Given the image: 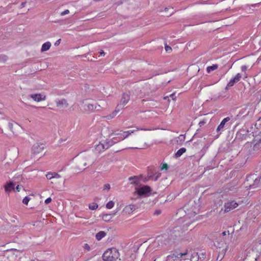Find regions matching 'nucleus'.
<instances>
[{
  "instance_id": "obj_1",
  "label": "nucleus",
  "mask_w": 261,
  "mask_h": 261,
  "mask_svg": "<svg viewBox=\"0 0 261 261\" xmlns=\"http://www.w3.org/2000/svg\"><path fill=\"white\" fill-rule=\"evenodd\" d=\"M95 161V158L93 152H83L77 156L75 168L77 170H84V167L91 165Z\"/></svg>"
},
{
  "instance_id": "obj_2",
  "label": "nucleus",
  "mask_w": 261,
  "mask_h": 261,
  "mask_svg": "<svg viewBox=\"0 0 261 261\" xmlns=\"http://www.w3.org/2000/svg\"><path fill=\"white\" fill-rule=\"evenodd\" d=\"M120 253L116 248L112 247L106 250L102 256L104 261H116L117 259L120 260Z\"/></svg>"
},
{
  "instance_id": "obj_3",
  "label": "nucleus",
  "mask_w": 261,
  "mask_h": 261,
  "mask_svg": "<svg viewBox=\"0 0 261 261\" xmlns=\"http://www.w3.org/2000/svg\"><path fill=\"white\" fill-rule=\"evenodd\" d=\"M254 110L255 109L252 105L248 104L240 110L237 117L243 118H251L254 114Z\"/></svg>"
},
{
  "instance_id": "obj_4",
  "label": "nucleus",
  "mask_w": 261,
  "mask_h": 261,
  "mask_svg": "<svg viewBox=\"0 0 261 261\" xmlns=\"http://www.w3.org/2000/svg\"><path fill=\"white\" fill-rule=\"evenodd\" d=\"M184 211L188 215H192L197 214L199 211V205L196 203L195 201L190 200L184 206Z\"/></svg>"
},
{
  "instance_id": "obj_5",
  "label": "nucleus",
  "mask_w": 261,
  "mask_h": 261,
  "mask_svg": "<svg viewBox=\"0 0 261 261\" xmlns=\"http://www.w3.org/2000/svg\"><path fill=\"white\" fill-rule=\"evenodd\" d=\"M187 255V253H172L167 256V261H189L188 258L185 257Z\"/></svg>"
},
{
  "instance_id": "obj_6",
  "label": "nucleus",
  "mask_w": 261,
  "mask_h": 261,
  "mask_svg": "<svg viewBox=\"0 0 261 261\" xmlns=\"http://www.w3.org/2000/svg\"><path fill=\"white\" fill-rule=\"evenodd\" d=\"M248 181L253 180L252 184H250L249 187L250 188H255L261 186V175L258 177H255L254 174L250 175L247 177Z\"/></svg>"
},
{
  "instance_id": "obj_7",
  "label": "nucleus",
  "mask_w": 261,
  "mask_h": 261,
  "mask_svg": "<svg viewBox=\"0 0 261 261\" xmlns=\"http://www.w3.org/2000/svg\"><path fill=\"white\" fill-rule=\"evenodd\" d=\"M44 149V144L43 143H35L32 147L33 155L42 154Z\"/></svg>"
},
{
  "instance_id": "obj_8",
  "label": "nucleus",
  "mask_w": 261,
  "mask_h": 261,
  "mask_svg": "<svg viewBox=\"0 0 261 261\" xmlns=\"http://www.w3.org/2000/svg\"><path fill=\"white\" fill-rule=\"evenodd\" d=\"M22 178L21 176H18L17 177H13L12 180L5 186V190L6 192H10L14 190V187L17 183Z\"/></svg>"
},
{
  "instance_id": "obj_9",
  "label": "nucleus",
  "mask_w": 261,
  "mask_h": 261,
  "mask_svg": "<svg viewBox=\"0 0 261 261\" xmlns=\"http://www.w3.org/2000/svg\"><path fill=\"white\" fill-rule=\"evenodd\" d=\"M252 144H253V151H257L261 148V132L255 136Z\"/></svg>"
},
{
  "instance_id": "obj_10",
  "label": "nucleus",
  "mask_w": 261,
  "mask_h": 261,
  "mask_svg": "<svg viewBox=\"0 0 261 261\" xmlns=\"http://www.w3.org/2000/svg\"><path fill=\"white\" fill-rule=\"evenodd\" d=\"M248 130L242 128L237 132L236 139L241 141L246 140L247 138L248 137Z\"/></svg>"
},
{
  "instance_id": "obj_11",
  "label": "nucleus",
  "mask_w": 261,
  "mask_h": 261,
  "mask_svg": "<svg viewBox=\"0 0 261 261\" xmlns=\"http://www.w3.org/2000/svg\"><path fill=\"white\" fill-rule=\"evenodd\" d=\"M217 239V240L215 243V246L217 248H223L224 251H226L228 246L225 243L224 239L222 238L221 236H219Z\"/></svg>"
},
{
  "instance_id": "obj_12",
  "label": "nucleus",
  "mask_w": 261,
  "mask_h": 261,
  "mask_svg": "<svg viewBox=\"0 0 261 261\" xmlns=\"http://www.w3.org/2000/svg\"><path fill=\"white\" fill-rule=\"evenodd\" d=\"M110 141L109 142H105L104 143L100 142L95 146V149L98 152H103L112 145V143L110 144Z\"/></svg>"
},
{
  "instance_id": "obj_13",
  "label": "nucleus",
  "mask_w": 261,
  "mask_h": 261,
  "mask_svg": "<svg viewBox=\"0 0 261 261\" xmlns=\"http://www.w3.org/2000/svg\"><path fill=\"white\" fill-rule=\"evenodd\" d=\"M238 205V204L234 201H231L226 202L224 204V212L225 213L228 212L236 208Z\"/></svg>"
},
{
  "instance_id": "obj_14",
  "label": "nucleus",
  "mask_w": 261,
  "mask_h": 261,
  "mask_svg": "<svg viewBox=\"0 0 261 261\" xmlns=\"http://www.w3.org/2000/svg\"><path fill=\"white\" fill-rule=\"evenodd\" d=\"M82 107L85 111L92 112L94 110V105L91 103L88 100H83Z\"/></svg>"
},
{
  "instance_id": "obj_15",
  "label": "nucleus",
  "mask_w": 261,
  "mask_h": 261,
  "mask_svg": "<svg viewBox=\"0 0 261 261\" xmlns=\"http://www.w3.org/2000/svg\"><path fill=\"white\" fill-rule=\"evenodd\" d=\"M8 127L13 134L17 133L21 128L20 126L16 122L13 121L8 123Z\"/></svg>"
},
{
  "instance_id": "obj_16",
  "label": "nucleus",
  "mask_w": 261,
  "mask_h": 261,
  "mask_svg": "<svg viewBox=\"0 0 261 261\" xmlns=\"http://www.w3.org/2000/svg\"><path fill=\"white\" fill-rule=\"evenodd\" d=\"M151 191V188L148 186H144L143 187L138 189L137 192L140 196L146 195Z\"/></svg>"
},
{
  "instance_id": "obj_17",
  "label": "nucleus",
  "mask_w": 261,
  "mask_h": 261,
  "mask_svg": "<svg viewBox=\"0 0 261 261\" xmlns=\"http://www.w3.org/2000/svg\"><path fill=\"white\" fill-rule=\"evenodd\" d=\"M29 96L32 98L34 100L39 102L42 100H44L46 99V96L44 95H42L40 93L38 94H32L29 95Z\"/></svg>"
},
{
  "instance_id": "obj_18",
  "label": "nucleus",
  "mask_w": 261,
  "mask_h": 261,
  "mask_svg": "<svg viewBox=\"0 0 261 261\" xmlns=\"http://www.w3.org/2000/svg\"><path fill=\"white\" fill-rule=\"evenodd\" d=\"M242 75L240 73H238L234 77L230 80L229 83L227 84L226 89H227L228 87H232L236 83L238 82L241 79Z\"/></svg>"
},
{
  "instance_id": "obj_19",
  "label": "nucleus",
  "mask_w": 261,
  "mask_h": 261,
  "mask_svg": "<svg viewBox=\"0 0 261 261\" xmlns=\"http://www.w3.org/2000/svg\"><path fill=\"white\" fill-rule=\"evenodd\" d=\"M56 104L57 107L60 109H65L68 106L67 101L64 98L57 100Z\"/></svg>"
},
{
  "instance_id": "obj_20",
  "label": "nucleus",
  "mask_w": 261,
  "mask_h": 261,
  "mask_svg": "<svg viewBox=\"0 0 261 261\" xmlns=\"http://www.w3.org/2000/svg\"><path fill=\"white\" fill-rule=\"evenodd\" d=\"M124 107V106L123 105H122V104L119 103L117 106L115 110L114 111H113V113L107 116V117L108 118H113L114 117H115L118 114V113H119V112H120V111L121 110H122V109Z\"/></svg>"
},
{
  "instance_id": "obj_21",
  "label": "nucleus",
  "mask_w": 261,
  "mask_h": 261,
  "mask_svg": "<svg viewBox=\"0 0 261 261\" xmlns=\"http://www.w3.org/2000/svg\"><path fill=\"white\" fill-rule=\"evenodd\" d=\"M130 99L129 95L127 93H123L122 94L120 103L122 104L124 106H125Z\"/></svg>"
},
{
  "instance_id": "obj_22",
  "label": "nucleus",
  "mask_w": 261,
  "mask_h": 261,
  "mask_svg": "<svg viewBox=\"0 0 261 261\" xmlns=\"http://www.w3.org/2000/svg\"><path fill=\"white\" fill-rule=\"evenodd\" d=\"M230 118L229 117H227L224 118L222 121L221 122L220 124L218 125L217 128V131L219 132L224 127V125L227 122L230 120Z\"/></svg>"
},
{
  "instance_id": "obj_23",
  "label": "nucleus",
  "mask_w": 261,
  "mask_h": 261,
  "mask_svg": "<svg viewBox=\"0 0 261 261\" xmlns=\"http://www.w3.org/2000/svg\"><path fill=\"white\" fill-rule=\"evenodd\" d=\"M137 208V206L134 204H129L126 206L124 208V211H125L126 213L130 214L133 213L136 209Z\"/></svg>"
},
{
  "instance_id": "obj_24",
  "label": "nucleus",
  "mask_w": 261,
  "mask_h": 261,
  "mask_svg": "<svg viewBox=\"0 0 261 261\" xmlns=\"http://www.w3.org/2000/svg\"><path fill=\"white\" fill-rule=\"evenodd\" d=\"M135 130H130V131L124 132L122 134H118H118H116V135H120L122 136L123 137H122V138L120 139L119 140H116V141H114V143L116 142L117 141H119L120 140H123L125 138H127L131 134L134 133L135 132Z\"/></svg>"
},
{
  "instance_id": "obj_25",
  "label": "nucleus",
  "mask_w": 261,
  "mask_h": 261,
  "mask_svg": "<svg viewBox=\"0 0 261 261\" xmlns=\"http://www.w3.org/2000/svg\"><path fill=\"white\" fill-rule=\"evenodd\" d=\"M51 46V43L50 42H46L43 44L41 49V52H44L49 50Z\"/></svg>"
},
{
  "instance_id": "obj_26",
  "label": "nucleus",
  "mask_w": 261,
  "mask_h": 261,
  "mask_svg": "<svg viewBox=\"0 0 261 261\" xmlns=\"http://www.w3.org/2000/svg\"><path fill=\"white\" fill-rule=\"evenodd\" d=\"M106 236V232L103 231H100L96 233L95 238L98 241L100 240Z\"/></svg>"
},
{
  "instance_id": "obj_27",
  "label": "nucleus",
  "mask_w": 261,
  "mask_h": 261,
  "mask_svg": "<svg viewBox=\"0 0 261 261\" xmlns=\"http://www.w3.org/2000/svg\"><path fill=\"white\" fill-rule=\"evenodd\" d=\"M185 136L184 135H180L177 138L176 140V142L177 144L181 145L185 140Z\"/></svg>"
},
{
  "instance_id": "obj_28",
  "label": "nucleus",
  "mask_w": 261,
  "mask_h": 261,
  "mask_svg": "<svg viewBox=\"0 0 261 261\" xmlns=\"http://www.w3.org/2000/svg\"><path fill=\"white\" fill-rule=\"evenodd\" d=\"M186 151V149L185 148H184V147L181 148L175 154V158H178L180 157Z\"/></svg>"
},
{
  "instance_id": "obj_29",
  "label": "nucleus",
  "mask_w": 261,
  "mask_h": 261,
  "mask_svg": "<svg viewBox=\"0 0 261 261\" xmlns=\"http://www.w3.org/2000/svg\"><path fill=\"white\" fill-rule=\"evenodd\" d=\"M155 173H156L155 170L153 168L150 167L148 169V178H152Z\"/></svg>"
},
{
  "instance_id": "obj_30",
  "label": "nucleus",
  "mask_w": 261,
  "mask_h": 261,
  "mask_svg": "<svg viewBox=\"0 0 261 261\" xmlns=\"http://www.w3.org/2000/svg\"><path fill=\"white\" fill-rule=\"evenodd\" d=\"M128 180L131 181L132 184H138L139 182L138 177L136 176L130 177Z\"/></svg>"
},
{
  "instance_id": "obj_31",
  "label": "nucleus",
  "mask_w": 261,
  "mask_h": 261,
  "mask_svg": "<svg viewBox=\"0 0 261 261\" xmlns=\"http://www.w3.org/2000/svg\"><path fill=\"white\" fill-rule=\"evenodd\" d=\"M150 89V85L146 84L144 87L143 88V91L142 92L144 93L145 94L149 95L150 93V91H149V89Z\"/></svg>"
},
{
  "instance_id": "obj_32",
  "label": "nucleus",
  "mask_w": 261,
  "mask_h": 261,
  "mask_svg": "<svg viewBox=\"0 0 261 261\" xmlns=\"http://www.w3.org/2000/svg\"><path fill=\"white\" fill-rule=\"evenodd\" d=\"M218 67V65L214 64L212 66H208L206 68V71L208 73H210L211 71L217 69Z\"/></svg>"
},
{
  "instance_id": "obj_33",
  "label": "nucleus",
  "mask_w": 261,
  "mask_h": 261,
  "mask_svg": "<svg viewBox=\"0 0 261 261\" xmlns=\"http://www.w3.org/2000/svg\"><path fill=\"white\" fill-rule=\"evenodd\" d=\"M113 216L112 214H105L102 216V219L105 221H109Z\"/></svg>"
},
{
  "instance_id": "obj_34",
  "label": "nucleus",
  "mask_w": 261,
  "mask_h": 261,
  "mask_svg": "<svg viewBox=\"0 0 261 261\" xmlns=\"http://www.w3.org/2000/svg\"><path fill=\"white\" fill-rule=\"evenodd\" d=\"M98 204L96 203H92L89 204V208L91 210H95L98 208Z\"/></svg>"
},
{
  "instance_id": "obj_35",
  "label": "nucleus",
  "mask_w": 261,
  "mask_h": 261,
  "mask_svg": "<svg viewBox=\"0 0 261 261\" xmlns=\"http://www.w3.org/2000/svg\"><path fill=\"white\" fill-rule=\"evenodd\" d=\"M225 253V251H224V249H222V252L219 253V254H218L217 258V260L221 261L222 260V259L223 258Z\"/></svg>"
},
{
  "instance_id": "obj_36",
  "label": "nucleus",
  "mask_w": 261,
  "mask_h": 261,
  "mask_svg": "<svg viewBox=\"0 0 261 261\" xmlns=\"http://www.w3.org/2000/svg\"><path fill=\"white\" fill-rule=\"evenodd\" d=\"M8 59V57L5 55H0V62L5 63Z\"/></svg>"
},
{
  "instance_id": "obj_37",
  "label": "nucleus",
  "mask_w": 261,
  "mask_h": 261,
  "mask_svg": "<svg viewBox=\"0 0 261 261\" xmlns=\"http://www.w3.org/2000/svg\"><path fill=\"white\" fill-rule=\"evenodd\" d=\"M114 205V202L113 201H110L106 204V207L108 209H111L113 207Z\"/></svg>"
},
{
  "instance_id": "obj_38",
  "label": "nucleus",
  "mask_w": 261,
  "mask_h": 261,
  "mask_svg": "<svg viewBox=\"0 0 261 261\" xmlns=\"http://www.w3.org/2000/svg\"><path fill=\"white\" fill-rule=\"evenodd\" d=\"M30 200V198L28 196H25L22 200V203L25 205H27Z\"/></svg>"
},
{
  "instance_id": "obj_39",
  "label": "nucleus",
  "mask_w": 261,
  "mask_h": 261,
  "mask_svg": "<svg viewBox=\"0 0 261 261\" xmlns=\"http://www.w3.org/2000/svg\"><path fill=\"white\" fill-rule=\"evenodd\" d=\"M46 177L47 179H49V180L53 179V172H48L46 175Z\"/></svg>"
},
{
  "instance_id": "obj_40",
  "label": "nucleus",
  "mask_w": 261,
  "mask_h": 261,
  "mask_svg": "<svg viewBox=\"0 0 261 261\" xmlns=\"http://www.w3.org/2000/svg\"><path fill=\"white\" fill-rule=\"evenodd\" d=\"M103 107L100 106V105H94V110L95 109L97 111H100L101 108H102Z\"/></svg>"
},
{
  "instance_id": "obj_41",
  "label": "nucleus",
  "mask_w": 261,
  "mask_h": 261,
  "mask_svg": "<svg viewBox=\"0 0 261 261\" xmlns=\"http://www.w3.org/2000/svg\"><path fill=\"white\" fill-rule=\"evenodd\" d=\"M61 177V176L56 172H53V179L55 178H59Z\"/></svg>"
},
{
  "instance_id": "obj_42",
  "label": "nucleus",
  "mask_w": 261,
  "mask_h": 261,
  "mask_svg": "<svg viewBox=\"0 0 261 261\" xmlns=\"http://www.w3.org/2000/svg\"><path fill=\"white\" fill-rule=\"evenodd\" d=\"M110 188H111L110 185L109 184H107L104 185L103 190H109L110 189Z\"/></svg>"
},
{
  "instance_id": "obj_43",
  "label": "nucleus",
  "mask_w": 261,
  "mask_h": 261,
  "mask_svg": "<svg viewBox=\"0 0 261 261\" xmlns=\"http://www.w3.org/2000/svg\"><path fill=\"white\" fill-rule=\"evenodd\" d=\"M165 50L167 52H169L172 50L171 47L167 45H166L165 46Z\"/></svg>"
},
{
  "instance_id": "obj_44",
  "label": "nucleus",
  "mask_w": 261,
  "mask_h": 261,
  "mask_svg": "<svg viewBox=\"0 0 261 261\" xmlns=\"http://www.w3.org/2000/svg\"><path fill=\"white\" fill-rule=\"evenodd\" d=\"M226 234L227 235H229V231H225L224 232H223L220 235V236H221L222 237V238H224V236H226Z\"/></svg>"
},
{
  "instance_id": "obj_45",
  "label": "nucleus",
  "mask_w": 261,
  "mask_h": 261,
  "mask_svg": "<svg viewBox=\"0 0 261 261\" xmlns=\"http://www.w3.org/2000/svg\"><path fill=\"white\" fill-rule=\"evenodd\" d=\"M84 248L85 249H86V250H88V251H89L90 250V246L88 244H84Z\"/></svg>"
},
{
  "instance_id": "obj_46",
  "label": "nucleus",
  "mask_w": 261,
  "mask_h": 261,
  "mask_svg": "<svg viewBox=\"0 0 261 261\" xmlns=\"http://www.w3.org/2000/svg\"><path fill=\"white\" fill-rule=\"evenodd\" d=\"M168 168V165L167 164H164L163 165H162V168L161 169L162 170H167Z\"/></svg>"
},
{
  "instance_id": "obj_47",
  "label": "nucleus",
  "mask_w": 261,
  "mask_h": 261,
  "mask_svg": "<svg viewBox=\"0 0 261 261\" xmlns=\"http://www.w3.org/2000/svg\"><path fill=\"white\" fill-rule=\"evenodd\" d=\"M247 67L246 65L242 66V67H241V70L243 72H245L247 70Z\"/></svg>"
},
{
  "instance_id": "obj_48",
  "label": "nucleus",
  "mask_w": 261,
  "mask_h": 261,
  "mask_svg": "<svg viewBox=\"0 0 261 261\" xmlns=\"http://www.w3.org/2000/svg\"><path fill=\"white\" fill-rule=\"evenodd\" d=\"M170 97H171L173 100H175L176 99V96L175 93H173L170 95Z\"/></svg>"
},
{
  "instance_id": "obj_49",
  "label": "nucleus",
  "mask_w": 261,
  "mask_h": 261,
  "mask_svg": "<svg viewBox=\"0 0 261 261\" xmlns=\"http://www.w3.org/2000/svg\"><path fill=\"white\" fill-rule=\"evenodd\" d=\"M69 13V11L68 10H65L64 11L62 12L61 13V15L62 16H63V15H65L66 14H67Z\"/></svg>"
},
{
  "instance_id": "obj_50",
  "label": "nucleus",
  "mask_w": 261,
  "mask_h": 261,
  "mask_svg": "<svg viewBox=\"0 0 261 261\" xmlns=\"http://www.w3.org/2000/svg\"><path fill=\"white\" fill-rule=\"evenodd\" d=\"M51 201V198L49 197V198H47L45 200V204H47L49 203Z\"/></svg>"
},
{
  "instance_id": "obj_51",
  "label": "nucleus",
  "mask_w": 261,
  "mask_h": 261,
  "mask_svg": "<svg viewBox=\"0 0 261 261\" xmlns=\"http://www.w3.org/2000/svg\"><path fill=\"white\" fill-rule=\"evenodd\" d=\"M161 214V210H156L154 213V215H159Z\"/></svg>"
},
{
  "instance_id": "obj_52",
  "label": "nucleus",
  "mask_w": 261,
  "mask_h": 261,
  "mask_svg": "<svg viewBox=\"0 0 261 261\" xmlns=\"http://www.w3.org/2000/svg\"><path fill=\"white\" fill-rule=\"evenodd\" d=\"M61 39H58V40H57L56 41V42L55 43V46H58L60 44V42H61Z\"/></svg>"
},
{
  "instance_id": "obj_53",
  "label": "nucleus",
  "mask_w": 261,
  "mask_h": 261,
  "mask_svg": "<svg viewBox=\"0 0 261 261\" xmlns=\"http://www.w3.org/2000/svg\"><path fill=\"white\" fill-rule=\"evenodd\" d=\"M161 174L160 173H159L158 174V175L156 176V177H155V178H154V180L155 181L157 180L158 179V178L160 177Z\"/></svg>"
},
{
  "instance_id": "obj_54",
  "label": "nucleus",
  "mask_w": 261,
  "mask_h": 261,
  "mask_svg": "<svg viewBox=\"0 0 261 261\" xmlns=\"http://www.w3.org/2000/svg\"><path fill=\"white\" fill-rule=\"evenodd\" d=\"M20 187L19 185H17L16 187V190L17 191L19 192L20 191Z\"/></svg>"
},
{
  "instance_id": "obj_55",
  "label": "nucleus",
  "mask_w": 261,
  "mask_h": 261,
  "mask_svg": "<svg viewBox=\"0 0 261 261\" xmlns=\"http://www.w3.org/2000/svg\"><path fill=\"white\" fill-rule=\"evenodd\" d=\"M25 4H26V2H22L21 4V8H23L25 7Z\"/></svg>"
},
{
  "instance_id": "obj_56",
  "label": "nucleus",
  "mask_w": 261,
  "mask_h": 261,
  "mask_svg": "<svg viewBox=\"0 0 261 261\" xmlns=\"http://www.w3.org/2000/svg\"><path fill=\"white\" fill-rule=\"evenodd\" d=\"M174 231H179L180 227L179 226L176 227L174 228Z\"/></svg>"
},
{
  "instance_id": "obj_57",
  "label": "nucleus",
  "mask_w": 261,
  "mask_h": 261,
  "mask_svg": "<svg viewBox=\"0 0 261 261\" xmlns=\"http://www.w3.org/2000/svg\"><path fill=\"white\" fill-rule=\"evenodd\" d=\"M205 123V122L204 121H201L199 122V125L201 126L202 125H203Z\"/></svg>"
},
{
  "instance_id": "obj_58",
  "label": "nucleus",
  "mask_w": 261,
  "mask_h": 261,
  "mask_svg": "<svg viewBox=\"0 0 261 261\" xmlns=\"http://www.w3.org/2000/svg\"><path fill=\"white\" fill-rule=\"evenodd\" d=\"M100 55L101 56H102V55H105V53L103 50H101L100 52Z\"/></svg>"
},
{
  "instance_id": "obj_59",
  "label": "nucleus",
  "mask_w": 261,
  "mask_h": 261,
  "mask_svg": "<svg viewBox=\"0 0 261 261\" xmlns=\"http://www.w3.org/2000/svg\"><path fill=\"white\" fill-rule=\"evenodd\" d=\"M173 12H171V13H170L169 14H167L166 15H167V16H171L173 14Z\"/></svg>"
},
{
  "instance_id": "obj_60",
  "label": "nucleus",
  "mask_w": 261,
  "mask_h": 261,
  "mask_svg": "<svg viewBox=\"0 0 261 261\" xmlns=\"http://www.w3.org/2000/svg\"><path fill=\"white\" fill-rule=\"evenodd\" d=\"M12 251H18L16 249H11Z\"/></svg>"
},
{
  "instance_id": "obj_61",
  "label": "nucleus",
  "mask_w": 261,
  "mask_h": 261,
  "mask_svg": "<svg viewBox=\"0 0 261 261\" xmlns=\"http://www.w3.org/2000/svg\"><path fill=\"white\" fill-rule=\"evenodd\" d=\"M168 10H169V9L168 8H165V11H168Z\"/></svg>"
},
{
  "instance_id": "obj_62",
  "label": "nucleus",
  "mask_w": 261,
  "mask_h": 261,
  "mask_svg": "<svg viewBox=\"0 0 261 261\" xmlns=\"http://www.w3.org/2000/svg\"><path fill=\"white\" fill-rule=\"evenodd\" d=\"M141 130H148L147 129H142V128H141Z\"/></svg>"
},
{
  "instance_id": "obj_63",
  "label": "nucleus",
  "mask_w": 261,
  "mask_h": 261,
  "mask_svg": "<svg viewBox=\"0 0 261 261\" xmlns=\"http://www.w3.org/2000/svg\"><path fill=\"white\" fill-rule=\"evenodd\" d=\"M258 60H259V62L261 61V57L260 58H259Z\"/></svg>"
},
{
  "instance_id": "obj_64",
  "label": "nucleus",
  "mask_w": 261,
  "mask_h": 261,
  "mask_svg": "<svg viewBox=\"0 0 261 261\" xmlns=\"http://www.w3.org/2000/svg\"><path fill=\"white\" fill-rule=\"evenodd\" d=\"M186 225L187 227L189 226V225H188V223H186Z\"/></svg>"
}]
</instances>
